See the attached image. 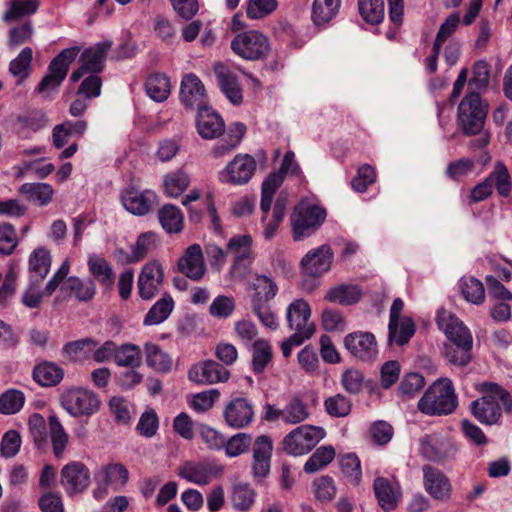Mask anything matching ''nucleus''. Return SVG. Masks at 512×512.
Listing matches in <instances>:
<instances>
[{
  "label": "nucleus",
  "mask_w": 512,
  "mask_h": 512,
  "mask_svg": "<svg viewBox=\"0 0 512 512\" xmlns=\"http://www.w3.org/2000/svg\"><path fill=\"white\" fill-rule=\"evenodd\" d=\"M474 388L481 394V397L472 401L470 411L480 423L484 425L497 424L503 411L512 412V397L498 383L482 381L476 383Z\"/></svg>",
  "instance_id": "f257e3e1"
},
{
  "label": "nucleus",
  "mask_w": 512,
  "mask_h": 512,
  "mask_svg": "<svg viewBox=\"0 0 512 512\" xmlns=\"http://www.w3.org/2000/svg\"><path fill=\"white\" fill-rule=\"evenodd\" d=\"M457 396L448 378L436 380L418 401V409L429 416H442L454 412L457 407Z\"/></svg>",
  "instance_id": "f03ea898"
},
{
  "label": "nucleus",
  "mask_w": 512,
  "mask_h": 512,
  "mask_svg": "<svg viewBox=\"0 0 512 512\" xmlns=\"http://www.w3.org/2000/svg\"><path fill=\"white\" fill-rule=\"evenodd\" d=\"M488 105L483 103L480 94L469 91L458 106V121L465 135H476L484 127Z\"/></svg>",
  "instance_id": "7ed1b4c3"
},
{
  "label": "nucleus",
  "mask_w": 512,
  "mask_h": 512,
  "mask_svg": "<svg viewBox=\"0 0 512 512\" xmlns=\"http://www.w3.org/2000/svg\"><path fill=\"white\" fill-rule=\"evenodd\" d=\"M326 216L322 206L301 202L291 215L293 239L300 241L311 236L324 223Z\"/></svg>",
  "instance_id": "20e7f679"
},
{
  "label": "nucleus",
  "mask_w": 512,
  "mask_h": 512,
  "mask_svg": "<svg viewBox=\"0 0 512 512\" xmlns=\"http://www.w3.org/2000/svg\"><path fill=\"white\" fill-rule=\"evenodd\" d=\"M62 408L72 417H91L100 409V399L96 393L85 388L66 390L60 398Z\"/></svg>",
  "instance_id": "39448f33"
},
{
  "label": "nucleus",
  "mask_w": 512,
  "mask_h": 512,
  "mask_svg": "<svg viewBox=\"0 0 512 512\" xmlns=\"http://www.w3.org/2000/svg\"><path fill=\"white\" fill-rule=\"evenodd\" d=\"M79 53L77 47L64 49L49 64V73L40 82L37 91L44 97H50L65 79L70 64Z\"/></svg>",
  "instance_id": "423d86ee"
},
{
  "label": "nucleus",
  "mask_w": 512,
  "mask_h": 512,
  "mask_svg": "<svg viewBox=\"0 0 512 512\" xmlns=\"http://www.w3.org/2000/svg\"><path fill=\"white\" fill-rule=\"evenodd\" d=\"M325 436L321 427L302 425L284 437V450L294 456L304 455L311 451Z\"/></svg>",
  "instance_id": "0eeeda50"
},
{
  "label": "nucleus",
  "mask_w": 512,
  "mask_h": 512,
  "mask_svg": "<svg viewBox=\"0 0 512 512\" xmlns=\"http://www.w3.org/2000/svg\"><path fill=\"white\" fill-rule=\"evenodd\" d=\"M299 170L300 168L298 163L295 161L294 153L292 151L286 152L280 169L270 173L262 183V198L260 203L261 211L265 213L269 211L270 206L272 205L274 194L282 185L285 175H297Z\"/></svg>",
  "instance_id": "6e6552de"
},
{
  "label": "nucleus",
  "mask_w": 512,
  "mask_h": 512,
  "mask_svg": "<svg viewBox=\"0 0 512 512\" xmlns=\"http://www.w3.org/2000/svg\"><path fill=\"white\" fill-rule=\"evenodd\" d=\"M253 238L242 234L233 236L227 243V252L234 258V274L246 278L253 263L252 254Z\"/></svg>",
  "instance_id": "1a4fd4ad"
},
{
  "label": "nucleus",
  "mask_w": 512,
  "mask_h": 512,
  "mask_svg": "<svg viewBox=\"0 0 512 512\" xmlns=\"http://www.w3.org/2000/svg\"><path fill=\"white\" fill-rule=\"evenodd\" d=\"M453 442L440 433L426 434L419 440V453L432 462L441 463L456 454Z\"/></svg>",
  "instance_id": "9d476101"
},
{
  "label": "nucleus",
  "mask_w": 512,
  "mask_h": 512,
  "mask_svg": "<svg viewBox=\"0 0 512 512\" xmlns=\"http://www.w3.org/2000/svg\"><path fill=\"white\" fill-rule=\"evenodd\" d=\"M256 161L248 154H238L226 167L218 173L221 183L243 185L253 176Z\"/></svg>",
  "instance_id": "9b49d317"
},
{
  "label": "nucleus",
  "mask_w": 512,
  "mask_h": 512,
  "mask_svg": "<svg viewBox=\"0 0 512 512\" xmlns=\"http://www.w3.org/2000/svg\"><path fill=\"white\" fill-rule=\"evenodd\" d=\"M60 482L69 496L85 491L91 483L87 466L80 461H71L61 469Z\"/></svg>",
  "instance_id": "f8f14e48"
},
{
  "label": "nucleus",
  "mask_w": 512,
  "mask_h": 512,
  "mask_svg": "<svg viewBox=\"0 0 512 512\" xmlns=\"http://www.w3.org/2000/svg\"><path fill=\"white\" fill-rule=\"evenodd\" d=\"M344 346L356 359L370 362L376 359L378 347L374 334L366 331H356L344 337Z\"/></svg>",
  "instance_id": "ddd939ff"
},
{
  "label": "nucleus",
  "mask_w": 512,
  "mask_h": 512,
  "mask_svg": "<svg viewBox=\"0 0 512 512\" xmlns=\"http://www.w3.org/2000/svg\"><path fill=\"white\" fill-rule=\"evenodd\" d=\"M111 47V42L105 41L87 48L80 56V67L73 71L70 80L79 81L85 74H96L102 71L107 52Z\"/></svg>",
  "instance_id": "4468645a"
},
{
  "label": "nucleus",
  "mask_w": 512,
  "mask_h": 512,
  "mask_svg": "<svg viewBox=\"0 0 512 512\" xmlns=\"http://www.w3.org/2000/svg\"><path fill=\"white\" fill-rule=\"evenodd\" d=\"M223 472V467L214 462L186 461L178 469V475L186 481L205 486Z\"/></svg>",
  "instance_id": "2eb2a0df"
},
{
  "label": "nucleus",
  "mask_w": 512,
  "mask_h": 512,
  "mask_svg": "<svg viewBox=\"0 0 512 512\" xmlns=\"http://www.w3.org/2000/svg\"><path fill=\"white\" fill-rule=\"evenodd\" d=\"M422 471L425 491L437 501H449L452 495V485L444 472L429 464L424 465Z\"/></svg>",
  "instance_id": "dca6fc26"
},
{
  "label": "nucleus",
  "mask_w": 512,
  "mask_h": 512,
  "mask_svg": "<svg viewBox=\"0 0 512 512\" xmlns=\"http://www.w3.org/2000/svg\"><path fill=\"white\" fill-rule=\"evenodd\" d=\"M121 203L133 215L148 214L157 202V194L152 190H139L133 186L121 192Z\"/></svg>",
  "instance_id": "f3484780"
},
{
  "label": "nucleus",
  "mask_w": 512,
  "mask_h": 512,
  "mask_svg": "<svg viewBox=\"0 0 512 512\" xmlns=\"http://www.w3.org/2000/svg\"><path fill=\"white\" fill-rule=\"evenodd\" d=\"M180 100L189 109L203 108L207 106L208 97L202 81L195 74L183 76L180 87Z\"/></svg>",
  "instance_id": "a211bd4d"
},
{
  "label": "nucleus",
  "mask_w": 512,
  "mask_h": 512,
  "mask_svg": "<svg viewBox=\"0 0 512 512\" xmlns=\"http://www.w3.org/2000/svg\"><path fill=\"white\" fill-rule=\"evenodd\" d=\"M437 324L452 345L472 347V335L469 329L454 315L447 311L439 312Z\"/></svg>",
  "instance_id": "6ab92c4d"
},
{
  "label": "nucleus",
  "mask_w": 512,
  "mask_h": 512,
  "mask_svg": "<svg viewBox=\"0 0 512 512\" xmlns=\"http://www.w3.org/2000/svg\"><path fill=\"white\" fill-rule=\"evenodd\" d=\"M163 278V269L158 262L152 261L145 264L137 281L140 297L144 300L152 299L159 292Z\"/></svg>",
  "instance_id": "aec40b11"
},
{
  "label": "nucleus",
  "mask_w": 512,
  "mask_h": 512,
  "mask_svg": "<svg viewBox=\"0 0 512 512\" xmlns=\"http://www.w3.org/2000/svg\"><path fill=\"white\" fill-rule=\"evenodd\" d=\"M179 271L193 281L201 280L206 271L202 248L199 244L190 245L178 261Z\"/></svg>",
  "instance_id": "412c9836"
},
{
  "label": "nucleus",
  "mask_w": 512,
  "mask_h": 512,
  "mask_svg": "<svg viewBox=\"0 0 512 512\" xmlns=\"http://www.w3.org/2000/svg\"><path fill=\"white\" fill-rule=\"evenodd\" d=\"M229 371L213 360H207L191 367L188 377L198 384H214L229 379Z\"/></svg>",
  "instance_id": "4be33fe9"
},
{
  "label": "nucleus",
  "mask_w": 512,
  "mask_h": 512,
  "mask_svg": "<svg viewBox=\"0 0 512 512\" xmlns=\"http://www.w3.org/2000/svg\"><path fill=\"white\" fill-rule=\"evenodd\" d=\"M196 128L203 139L211 140L224 134L225 122L217 112L207 105L197 111Z\"/></svg>",
  "instance_id": "5701e85b"
},
{
  "label": "nucleus",
  "mask_w": 512,
  "mask_h": 512,
  "mask_svg": "<svg viewBox=\"0 0 512 512\" xmlns=\"http://www.w3.org/2000/svg\"><path fill=\"white\" fill-rule=\"evenodd\" d=\"M333 253L330 246L322 245L310 250L301 260L303 272L311 277H317L330 269Z\"/></svg>",
  "instance_id": "b1692460"
},
{
  "label": "nucleus",
  "mask_w": 512,
  "mask_h": 512,
  "mask_svg": "<svg viewBox=\"0 0 512 512\" xmlns=\"http://www.w3.org/2000/svg\"><path fill=\"white\" fill-rule=\"evenodd\" d=\"M223 416L230 427L242 428L253 419V405L244 398H235L226 405Z\"/></svg>",
  "instance_id": "393cba45"
},
{
  "label": "nucleus",
  "mask_w": 512,
  "mask_h": 512,
  "mask_svg": "<svg viewBox=\"0 0 512 512\" xmlns=\"http://www.w3.org/2000/svg\"><path fill=\"white\" fill-rule=\"evenodd\" d=\"M311 309L304 299H296L287 307L286 319L290 329L315 331V324L310 321Z\"/></svg>",
  "instance_id": "a878e982"
},
{
  "label": "nucleus",
  "mask_w": 512,
  "mask_h": 512,
  "mask_svg": "<svg viewBox=\"0 0 512 512\" xmlns=\"http://www.w3.org/2000/svg\"><path fill=\"white\" fill-rule=\"evenodd\" d=\"M286 207L287 196L284 192H281L276 198L271 216L269 215L270 211L267 213L262 211L263 216L261 221L263 223V237L265 240L269 241L275 236L280 223L284 219ZM269 210H271V208Z\"/></svg>",
  "instance_id": "bb28decb"
},
{
  "label": "nucleus",
  "mask_w": 512,
  "mask_h": 512,
  "mask_svg": "<svg viewBox=\"0 0 512 512\" xmlns=\"http://www.w3.org/2000/svg\"><path fill=\"white\" fill-rule=\"evenodd\" d=\"M373 489L378 503L383 510L389 512L396 508L401 493L387 478L377 477L374 480Z\"/></svg>",
  "instance_id": "cd10ccee"
},
{
  "label": "nucleus",
  "mask_w": 512,
  "mask_h": 512,
  "mask_svg": "<svg viewBox=\"0 0 512 512\" xmlns=\"http://www.w3.org/2000/svg\"><path fill=\"white\" fill-rule=\"evenodd\" d=\"M215 74L221 91L233 104H239L242 101V91L237 82L236 76L230 72L224 65L215 66Z\"/></svg>",
  "instance_id": "c85d7f7f"
},
{
  "label": "nucleus",
  "mask_w": 512,
  "mask_h": 512,
  "mask_svg": "<svg viewBox=\"0 0 512 512\" xmlns=\"http://www.w3.org/2000/svg\"><path fill=\"white\" fill-rule=\"evenodd\" d=\"M190 182V174L184 168L167 173L163 177L164 193L170 198H177L184 193Z\"/></svg>",
  "instance_id": "c756f323"
},
{
  "label": "nucleus",
  "mask_w": 512,
  "mask_h": 512,
  "mask_svg": "<svg viewBox=\"0 0 512 512\" xmlns=\"http://www.w3.org/2000/svg\"><path fill=\"white\" fill-rule=\"evenodd\" d=\"M361 297L362 291L357 285L341 284L330 288L325 295V300L341 305H353Z\"/></svg>",
  "instance_id": "7c9ffc66"
},
{
  "label": "nucleus",
  "mask_w": 512,
  "mask_h": 512,
  "mask_svg": "<svg viewBox=\"0 0 512 512\" xmlns=\"http://www.w3.org/2000/svg\"><path fill=\"white\" fill-rule=\"evenodd\" d=\"M341 0H314L311 18L315 25L321 26L334 19L340 10Z\"/></svg>",
  "instance_id": "2f4dec72"
},
{
  "label": "nucleus",
  "mask_w": 512,
  "mask_h": 512,
  "mask_svg": "<svg viewBox=\"0 0 512 512\" xmlns=\"http://www.w3.org/2000/svg\"><path fill=\"white\" fill-rule=\"evenodd\" d=\"M63 376V369L52 362L40 363L33 370L34 380L43 387L57 385Z\"/></svg>",
  "instance_id": "473e14b6"
},
{
  "label": "nucleus",
  "mask_w": 512,
  "mask_h": 512,
  "mask_svg": "<svg viewBox=\"0 0 512 512\" xmlns=\"http://www.w3.org/2000/svg\"><path fill=\"white\" fill-rule=\"evenodd\" d=\"M388 341L395 342L399 346H403L409 342L415 333V324L410 317H402L396 319L395 326L392 327L391 320L388 325Z\"/></svg>",
  "instance_id": "72a5a7b5"
},
{
  "label": "nucleus",
  "mask_w": 512,
  "mask_h": 512,
  "mask_svg": "<svg viewBox=\"0 0 512 512\" xmlns=\"http://www.w3.org/2000/svg\"><path fill=\"white\" fill-rule=\"evenodd\" d=\"M97 342L92 338L72 341L64 345L63 355L70 361H82L92 356Z\"/></svg>",
  "instance_id": "f704fd0d"
},
{
  "label": "nucleus",
  "mask_w": 512,
  "mask_h": 512,
  "mask_svg": "<svg viewBox=\"0 0 512 512\" xmlns=\"http://www.w3.org/2000/svg\"><path fill=\"white\" fill-rule=\"evenodd\" d=\"M90 274L105 287H111L114 283V275L111 265L101 256L90 255L88 258Z\"/></svg>",
  "instance_id": "c9c22d12"
},
{
  "label": "nucleus",
  "mask_w": 512,
  "mask_h": 512,
  "mask_svg": "<svg viewBox=\"0 0 512 512\" xmlns=\"http://www.w3.org/2000/svg\"><path fill=\"white\" fill-rule=\"evenodd\" d=\"M234 330L239 341L252 350L251 364L256 369V326L251 320L242 319L235 323Z\"/></svg>",
  "instance_id": "e433bc0d"
},
{
  "label": "nucleus",
  "mask_w": 512,
  "mask_h": 512,
  "mask_svg": "<svg viewBox=\"0 0 512 512\" xmlns=\"http://www.w3.org/2000/svg\"><path fill=\"white\" fill-rule=\"evenodd\" d=\"M158 218L167 233H179L183 228V214L173 204L164 205L158 212Z\"/></svg>",
  "instance_id": "4c0bfd02"
},
{
  "label": "nucleus",
  "mask_w": 512,
  "mask_h": 512,
  "mask_svg": "<svg viewBox=\"0 0 512 512\" xmlns=\"http://www.w3.org/2000/svg\"><path fill=\"white\" fill-rule=\"evenodd\" d=\"M51 265L50 253L45 248L33 251L29 258L30 277L36 281H42L49 272Z\"/></svg>",
  "instance_id": "58836bf2"
},
{
  "label": "nucleus",
  "mask_w": 512,
  "mask_h": 512,
  "mask_svg": "<svg viewBox=\"0 0 512 512\" xmlns=\"http://www.w3.org/2000/svg\"><path fill=\"white\" fill-rule=\"evenodd\" d=\"M174 300L170 295H164L148 311L144 318L145 325H156L164 322L172 313Z\"/></svg>",
  "instance_id": "ea45409f"
},
{
  "label": "nucleus",
  "mask_w": 512,
  "mask_h": 512,
  "mask_svg": "<svg viewBox=\"0 0 512 512\" xmlns=\"http://www.w3.org/2000/svg\"><path fill=\"white\" fill-rule=\"evenodd\" d=\"M19 192L40 206L50 203L54 194L52 186L48 183H25L21 185Z\"/></svg>",
  "instance_id": "a19ab883"
},
{
  "label": "nucleus",
  "mask_w": 512,
  "mask_h": 512,
  "mask_svg": "<svg viewBox=\"0 0 512 512\" xmlns=\"http://www.w3.org/2000/svg\"><path fill=\"white\" fill-rule=\"evenodd\" d=\"M232 50L246 60L256 59V34L253 31L238 34L231 43Z\"/></svg>",
  "instance_id": "79ce46f5"
},
{
  "label": "nucleus",
  "mask_w": 512,
  "mask_h": 512,
  "mask_svg": "<svg viewBox=\"0 0 512 512\" xmlns=\"http://www.w3.org/2000/svg\"><path fill=\"white\" fill-rule=\"evenodd\" d=\"M148 96L156 102H162L167 99L170 93V82L164 74H152L145 82Z\"/></svg>",
  "instance_id": "37998d69"
},
{
  "label": "nucleus",
  "mask_w": 512,
  "mask_h": 512,
  "mask_svg": "<svg viewBox=\"0 0 512 512\" xmlns=\"http://www.w3.org/2000/svg\"><path fill=\"white\" fill-rule=\"evenodd\" d=\"M144 350L148 366L160 372H167L171 369V357L158 345L153 343H146Z\"/></svg>",
  "instance_id": "c03bdc74"
},
{
  "label": "nucleus",
  "mask_w": 512,
  "mask_h": 512,
  "mask_svg": "<svg viewBox=\"0 0 512 512\" xmlns=\"http://www.w3.org/2000/svg\"><path fill=\"white\" fill-rule=\"evenodd\" d=\"M358 8L363 20L377 25L384 19V0H358Z\"/></svg>",
  "instance_id": "a18cd8bd"
},
{
  "label": "nucleus",
  "mask_w": 512,
  "mask_h": 512,
  "mask_svg": "<svg viewBox=\"0 0 512 512\" xmlns=\"http://www.w3.org/2000/svg\"><path fill=\"white\" fill-rule=\"evenodd\" d=\"M128 470L120 463L110 464L101 467L95 474L98 482L105 484L120 483L125 484L128 480Z\"/></svg>",
  "instance_id": "49530a36"
},
{
  "label": "nucleus",
  "mask_w": 512,
  "mask_h": 512,
  "mask_svg": "<svg viewBox=\"0 0 512 512\" xmlns=\"http://www.w3.org/2000/svg\"><path fill=\"white\" fill-rule=\"evenodd\" d=\"M49 433L56 457H60L66 449L68 434L56 415L49 417Z\"/></svg>",
  "instance_id": "de8ad7c7"
},
{
  "label": "nucleus",
  "mask_w": 512,
  "mask_h": 512,
  "mask_svg": "<svg viewBox=\"0 0 512 512\" xmlns=\"http://www.w3.org/2000/svg\"><path fill=\"white\" fill-rule=\"evenodd\" d=\"M156 236L152 232L141 234L136 243L132 246L131 254H126L125 261L135 263L143 258L155 247Z\"/></svg>",
  "instance_id": "09e8293b"
},
{
  "label": "nucleus",
  "mask_w": 512,
  "mask_h": 512,
  "mask_svg": "<svg viewBox=\"0 0 512 512\" xmlns=\"http://www.w3.org/2000/svg\"><path fill=\"white\" fill-rule=\"evenodd\" d=\"M16 168L18 170V177H23L27 173L31 172L38 179L46 178L55 169L54 165L47 162L44 158L32 161H23Z\"/></svg>",
  "instance_id": "8fccbe9b"
},
{
  "label": "nucleus",
  "mask_w": 512,
  "mask_h": 512,
  "mask_svg": "<svg viewBox=\"0 0 512 512\" xmlns=\"http://www.w3.org/2000/svg\"><path fill=\"white\" fill-rule=\"evenodd\" d=\"M335 457V450L332 446H321L311 455L304 465L306 473H315L327 466Z\"/></svg>",
  "instance_id": "3c124183"
},
{
  "label": "nucleus",
  "mask_w": 512,
  "mask_h": 512,
  "mask_svg": "<svg viewBox=\"0 0 512 512\" xmlns=\"http://www.w3.org/2000/svg\"><path fill=\"white\" fill-rule=\"evenodd\" d=\"M460 288L464 298L475 304L480 305L485 299V289L479 280L474 277L462 278Z\"/></svg>",
  "instance_id": "603ef678"
},
{
  "label": "nucleus",
  "mask_w": 512,
  "mask_h": 512,
  "mask_svg": "<svg viewBox=\"0 0 512 512\" xmlns=\"http://www.w3.org/2000/svg\"><path fill=\"white\" fill-rule=\"evenodd\" d=\"M115 362L119 366L136 368L141 364L140 349L134 344H123L116 348Z\"/></svg>",
  "instance_id": "864d4df0"
},
{
  "label": "nucleus",
  "mask_w": 512,
  "mask_h": 512,
  "mask_svg": "<svg viewBox=\"0 0 512 512\" xmlns=\"http://www.w3.org/2000/svg\"><path fill=\"white\" fill-rule=\"evenodd\" d=\"M284 421L288 424H298L309 417L307 405L298 397L294 396L283 409Z\"/></svg>",
  "instance_id": "5fc2aeb1"
},
{
  "label": "nucleus",
  "mask_w": 512,
  "mask_h": 512,
  "mask_svg": "<svg viewBox=\"0 0 512 512\" xmlns=\"http://www.w3.org/2000/svg\"><path fill=\"white\" fill-rule=\"evenodd\" d=\"M38 7L39 0H12L10 8L4 14V20L11 21L32 15Z\"/></svg>",
  "instance_id": "6e6d98bb"
},
{
  "label": "nucleus",
  "mask_w": 512,
  "mask_h": 512,
  "mask_svg": "<svg viewBox=\"0 0 512 512\" xmlns=\"http://www.w3.org/2000/svg\"><path fill=\"white\" fill-rule=\"evenodd\" d=\"M273 444L270 437L262 435L258 437V477H266L270 472V459Z\"/></svg>",
  "instance_id": "4d7b16f0"
},
{
  "label": "nucleus",
  "mask_w": 512,
  "mask_h": 512,
  "mask_svg": "<svg viewBox=\"0 0 512 512\" xmlns=\"http://www.w3.org/2000/svg\"><path fill=\"white\" fill-rule=\"evenodd\" d=\"M235 308L236 303L233 297L227 295H218L211 302L209 313L214 318L227 319L232 316Z\"/></svg>",
  "instance_id": "13d9d810"
},
{
  "label": "nucleus",
  "mask_w": 512,
  "mask_h": 512,
  "mask_svg": "<svg viewBox=\"0 0 512 512\" xmlns=\"http://www.w3.org/2000/svg\"><path fill=\"white\" fill-rule=\"evenodd\" d=\"M25 402L24 394L19 390H8L0 396V413L14 414L20 411Z\"/></svg>",
  "instance_id": "bf43d9fd"
},
{
  "label": "nucleus",
  "mask_w": 512,
  "mask_h": 512,
  "mask_svg": "<svg viewBox=\"0 0 512 512\" xmlns=\"http://www.w3.org/2000/svg\"><path fill=\"white\" fill-rule=\"evenodd\" d=\"M65 285L80 301L92 299L96 292V287L92 280L82 281L77 277H70Z\"/></svg>",
  "instance_id": "052dcab7"
},
{
  "label": "nucleus",
  "mask_w": 512,
  "mask_h": 512,
  "mask_svg": "<svg viewBox=\"0 0 512 512\" xmlns=\"http://www.w3.org/2000/svg\"><path fill=\"white\" fill-rule=\"evenodd\" d=\"M489 177H492V186L495 184L496 189L501 196L507 197L510 194V175L503 162H496L495 169L490 173Z\"/></svg>",
  "instance_id": "680f3d73"
},
{
  "label": "nucleus",
  "mask_w": 512,
  "mask_h": 512,
  "mask_svg": "<svg viewBox=\"0 0 512 512\" xmlns=\"http://www.w3.org/2000/svg\"><path fill=\"white\" fill-rule=\"evenodd\" d=\"M326 412L332 417H345L351 411L350 400L342 394L328 397L324 401Z\"/></svg>",
  "instance_id": "e2e57ef3"
},
{
  "label": "nucleus",
  "mask_w": 512,
  "mask_h": 512,
  "mask_svg": "<svg viewBox=\"0 0 512 512\" xmlns=\"http://www.w3.org/2000/svg\"><path fill=\"white\" fill-rule=\"evenodd\" d=\"M489 65L485 61H478L473 67V76L469 81L470 91H483L489 85Z\"/></svg>",
  "instance_id": "0e129e2a"
},
{
  "label": "nucleus",
  "mask_w": 512,
  "mask_h": 512,
  "mask_svg": "<svg viewBox=\"0 0 512 512\" xmlns=\"http://www.w3.org/2000/svg\"><path fill=\"white\" fill-rule=\"evenodd\" d=\"M32 49L25 47L19 55L11 61L10 72L21 81L30 73V64L32 60Z\"/></svg>",
  "instance_id": "69168bd1"
},
{
  "label": "nucleus",
  "mask_w": 512,
  "mask_h": 512,
  "mask_svg": "<svg viewBox=\"0 0 512 512\" xmlns=\"http://www.w3.org/2000/svg\"><path fill=\"white\" fill-rule=\"evenodd\" d=\"M340 466L349 481L353 485H359L362 476L359 458L355 454H347L341 458Z\"/></svg>",
  "instance_id": "338daca9"
},
{
  "label": "nucleus",
  "mask_w": 512,
  "mask_h": 512,
  "mask_svg": "<svg viewBox=\"0 0 512 512\" xmlns=\"http://www.w3.org/2000/svg\"><path fill=\"white\" fill-rule=\"evenodd\" d=\"M231 499L235 509L247 510L254 502V491L248 484L240 483L234 487Z\"/></svg>",
  "instance_id": "774afa93"
}]
</instances>
